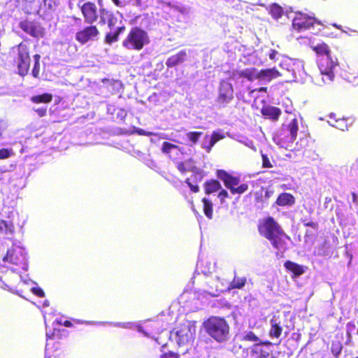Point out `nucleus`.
Wrapping results in <instances>:
<instances>
[{"label":"nucleus","mask_w":358,"mask_h":358,"mask_svg":"<svg viewBox=\"0 0 358 358\" xmlns=\"http://www.w3.org/2000/svg\"><path fill=\"white\" fill-rule=\"evenodd\" d=\"M262 166L264 168H272L273 165L271 163L266 155H262Z\"/></svg>","instance_id":"40"},{"label":"nucleus","mask_w":358,"mask_h":358,"mask_svg":"<svg viewBox=\"0 0 358 358\" xmlns=\"http://www.w3.org/2000/svg\"><path fill=\"white\" fill-rule=\"evenodd\" d=\"M78 6L85 23L92 24L98 20L99 17V9H98L95 3L92 1H86L82 4L78 3Z\"/></svg>","instance_id":"6"},{"label":"nucleus","mask_w":358,"mask_h":358,"mask_svg":"<svg viewBox=\"0 0 358 358\" xmlns=\"http://www.w3.org/2000/svg\"><path fill=\"white\" fill-rule=\"evenodd\" d=\"M136 132L138 134V135H141V136H152L153 134L152 132H150V131H144L143 129H138Z\"/></svg>","instance_id":"47"},{"label":"nucleus","mask_w":358,"mask_h":358,"mask_svg":"<svg viewBox=\"0 0 358 358\" xmlns=\"http://www.w3.org/2000/svg\"><path fill=\"white\" fill-rule=\"evenodd\" d=\"M160 358H179V355L178 353L173 352L172 351H169L167 352L163 353Z\"/></svg>","instance_id":"42"},{"label":"nucleus","mask_w":358,"mask_h":358,"mask_svg":"<svg viewBox=\"0 0 358 358\" xmlns=\"http://www.w3.org/2000/svg\"><path fill=\"white\" fill-rule=\"evenodd\" d=\"M217 176L224 182V186L229 189L232 194H242L248 189L247 183L240 182V178L234 176L225 170L220 169L217 171Z\"/></svg>","instance_id":"3"},{"label":"nucleus","mask_w":358,"mask_h":358,"mask_svg":"<svg viewBox=\"0 0 358 358\" xmlns=\"http://www.w3.org/2000/svg\"><path fill=\"white\" fill-rule=\"evenodd\" d=\"M325 74L329 76L331 79H332V77L334 76L333 72L331 70L328 72H326Z\"/></svg>","instance_id":"57"},{"label":"nucleus","mask_w":358,"mask_h":358,"mask_svg":"<svg viewBox=\"0 0 358 358\" xmlns=\"http://www.w3.org/2000/svg\"><path fill=\"white\" fill-rule=\"evenodd\" d=\"M266 239L270 241L274 249L283 251L287 248L286 240H289V237L283 229H281L278 233L271 236Z\"/></svg>","instance_id":"12"},{"label":"nucleus","mask_w":358,"mask_h":358,"mask_svg":"<svg viewBox=\"0 0 358 358\" xmlns=\"http://www.w3.org/2000/svg\"><path fill=\"white\" fill-rule=\"evenodd\" d=\"M177 169L182 173H186L187 171L186 166H185V163L182 162L178 163Z\"/></svg>","instance_id":"46"},{"label":"nucleus","mask_w":358,"mask_h":358,"mask_svg":"<svg viewBox=\"0 0 358 358\" xmlns=\"http://www.w3.org/2000/svg\"><path fill=\"white\" fill-rule=\"evenodd\" d=\"M286 131L289 133V138L293 142L296 139L299 126L296 118H293L290 122L286 126Z\"/></svg>","instance_id":"23"},{"label":"nucleus","mask_w":358,"mask_h":358,"mask_svg":"<svg viewBox=\"0 0 358 358\" xmlns=\"http://www.w3.org/2000/svg\"><path fill=\"white\" fill-rule=\"evenodd\" d=\"M284 266L287 271L292 273V277H298L303 274L306 271V268L292 261H286Z\"/></svg>","instance_id":"19"},{"label":"nucleus","mask_w":358,"mask_h":358,"mask_svg":"<svg viewBox=\"0 0 358 358\" xmlns=\"http://www.w3.org/2000/svg\"><path fill=\"white\" fill-rule=\"evenodd\" d=\"M204 331L218 343L230 338V326L227 320L220 316H210L203 322Z\"/></svg>","instance_id":"1"},{"label":"nucleus","mask_w":358,"mask_h":358,"mask_svg":"<svg viewBox=\"0 0 358 358\" xmlns=\"http://www.w3.org/2000/svg\"><path fill=\"white\" fill-rule=\"evenodd\" d=\"M202 202L203 203V213L208 219L213 218V205L210 200L207 198H203Z\"/></svg>","instance_id":"29"},{"label":"nucleus","mask_w":358,"mask_h":358,"mask_svg":"<svg viewBox=\"0 0 358 358\" xmlns=\"http://www.w3.org/2000/svg\"><path fill=\"white\" fill-rule=\"evenodd\" d=\"M261 113L266 118L277 121L281 115V110L275 106H264L262 108Z\"/></svg>","instance_id":"17"},{"label":"nucleus","mask_w":358,"mask_h":358,"mask_svg":"<svg viewBox=\"0 0 358 358\" xmlns=\"http://www.w3.org/2000/svg\"><path fill=\"white\" fill-rule=\"evenodd\" d=\"M310 48L317 56L327 57V58L331 61V68L333 67L334 64L331 57V49L327 43L322 42L315 45H311Z\"/></svg>","instance_id":"16"},{"label":"nucleus","mask_w":358,"mask_h":358,"mask_svg":"<svg viewBox=\"0 0 358 358\" xmlns=\"http://www.w3.org/2000/svg\"><path fill=\"white\" fill-rule=\"evenodd\" d=\"M124 30H125V27L121 26V27H119L117 28V29L115 30V33H117V35L119 36L121 33L124 31Z\"/></svg>","instance_id":"51"},{"label":"nucleus","mask_w":358,"mask_h":358,"mask_svg":"<svg viewBox=\"0 0 358 358\" xmlns=\"http://www.w3.org/2000/svg\"><path fill=\"white\" fill-rule=\"evenodd\" d=\"M247 282L245 277H238L234 276L232 281L230 282V289H241L243 288Z\"/></svg>","instance_id":"30"},{"label":"nucleus","mask_w":358,"mask_h":358,"mask_svg":"<svg viewBox=\"0 0 358 358\" xmlns=\"http://www.w3.org/2000/svg\"><path fill=\"white\" fill-rule=\"evenodd\" d=\"M265 345H253L252 347V352L257 355L258 358H268L271 354L270 350H267L262 348Z\"/></svg>","instance_id":"27"},{"label":"nucleus","mask_w":358,"mask_h":358,"mask_svg":"<svg viewBox=\"0 0 358 358\" xmlns=\"http://www.w3.org/2000/svg\"><path fill=\"white\" fill-rule=\"evenodd\" d=\"M348 334H349L350 331L353 330L355 328V324L354 322H348L346 325Z\"/></svg>","instance_id":"49"},{"label":"nucleus","mask_w":358,"mask_h":358,"mask_svg":"<svg viewBox=\"0 0 358 358\" xmlns=\"http://www.w3.org/2000/svg\"><path fill=\"white\" fill-rule=\"evenodd\" d=\"M203 132L201 131H189L187 134V137L194 145L198 142Z\"/></svg>","instance_id":"34"},{"label":"nucleus","mask_w":358,"mask_h":358,"mask_svg":"<svg viewBox=\"0 0 358 358\" xmlns=\"http://www.w3.org/2000/svg\"><path fill=\"white\" fill-rule=\"evenodd\" d=\"M234 99L233 85L227 80H221L218 87L216 103L220 107H226Z\"/></svg>","instance_id":"4"},{"label":"nucleus","mask_w":358,"mask_h":358,"mask_svg":"<svg viewBox=\"0 0 358 358\" xmlns=\"http://www.w3.org/2000/svg\"><path fill=\"white\" fill-rule=\"evenodd\" d=\"M270 322L271 328L268 331V336L271 338H280L282 332V327L280 322H278L275 319H271Z\"/></svg>","instance_id":"24"},{"label":"nucleus","mask_w":358,"mask_h":358,"mask_svg":"<svg viewBox=\"0 0 358 358\" xmlns=\"http://www.w3.org/2000/svg\"><path fill=\"white\" fill-rule=\"evenodd\" d=\"M223 138L224 136L222 134H220L217 131H213L210 136L208 134L205 136V141H207V139H210L212 142L211 143L215 144L217 141L222 139Z\"/></svg>","instance_id":"35"},{"label":"nucleus","mask_w":358,"mask_h":358,"mask_svg":"<svg viewBox=\"0 0 358 358\" xmlns=\"http://www.w3.org/2000/svg\"><path fill=\"white\" fill-rule=\"evenodd\" d=\"M280 76L281 74L275 68L265 69L259 71V77L260 80L271 81Z\"/></svg>","instance_id":"20"},{"label":"nucleus","mask_w":358,"mask_h":358,"mask_svg":"<svg viewBox=\"0 0 358 358\" xmlns=\"http://www.w3.org/2000/svg\"><path fill=\"white\" fill-rule=\"evenodd\" d=\"M43 1H44V4L45 6H48V7L49 8H52L53 6H55L57 5L55 2H53V3H52L51 0H43Z\"/></svg>","instance_id":"48"},{"label":"nucleus","mask_w":358,"mask_h":358,"mask_svg":"<svg viewBox=\"0 0 358 358\" xmlns=\"http://www.w3.org/2000/svg\"><path fill=\"white\" fill-rule=\"evenodd\" d=\"M40 73V64H34L31 71V74L34 78H38Z\"/></svg>","instance_id":"41"},{"label":"nucleus","mask_w":358,"mask_h":358,"mask_svg":"<svg viewBox=\"0 0 358 358\" xmlns=\"http://www.w3.org/2000/svg\"><path fill=\"white\" fill-rule=\"evenodd\" d=\"M301 222L305 227H309L317 230L318 229V223L313 220L310 217H305L301 219Z\"/></svg>","instance_id":"33"},{"label":"nucleus","mask_w":358,"mask_h":358,"mask_svg":"<svg viewBox=\"0 0 358 358\" xmlns=\"http://www.w3.org/2000/svg\"><path fill=\"white\" fill-rule=\"evenodd\" d=\"M3 261L15 265L22 269H26L27 266L26 257L21 250L11 248L7 250Z\"/></svg>","instance_id":"9"},{"label":"nucleus","mask_w":358,"mask_h":358,"mask_svg":"<svg viewBox=\"0 0 358 358\" xmlns=\"http://www.w3.org/2000/svg\"><path fill=\"white\" fill-rule=\"evenodd\" d=\"M64 326L66 327H71L73 326V324L69 320H65L63 323Z\"/></svg>","instance_id":"54"},{"label":"nucleus","mask_w":358,"mask_h":358,"mask_svg":"<svg viewBox=\"0 0 358 358\" xmlns=\"http://www.w3.org/2000/svg\"><path fill=\"white\" fill-rule=\"evenodd\" d=\"M241 341L254 343V345H265L266 346H271L272 343L269 341H262L260 338L252 331H245L241 338Z\"/></svg>","instance_id":"15"},{"label":"nucleus","mask_w":358,"mask_h":358,"mask_svg":"<svg viewBox=\"0 0 358 358\" xmlns=\"http://www.w3.org/2000/svg\"><path fill=\"white\" fill-rule=\"evenodd\" d=\"M34 110L36 113V114L40 117H43L47 115V108L41 107L34 109Z\"/></svg>","instance_id":"43"},{"label":"nucleus","mask_w":358,"mask_h":358,"mask_svg":"<svg viewBox=\"0 0 358 358\" xmlns=\"http://www.w3.org/2000/svg\"><path fill=\"white\" fill-rule=\"evenodd\" d=\"M12 150L8 148L0 149V159H5L13 155Z\"/></svg>","instance_id":"37"},{"label":"nucleus","mask_w":358,"mask_h":358,"mask_svg":"<svg viewBox=\"0 0 358 358\" xmlns=\"http://www.w3.org/2000/svg\"><path fill=\"white\" fill-rule=\"evenodd\" d=\"M150 43L148 33L138 27H132L122 42V45L129 50H141Z\"/></svg>","instance_id":"2"},{"label":"nucleus","mask_w":358,"mask_h":358,"mask_svg":"<svg viewBox=\"0 0 358 358\" xmlns=\"http://www.w3.org/2000/svg\"><path fill=\"white\" fill-rule=\"evenodd\" d=\"M329 122L331 126L341 130H348L352 122L348 117H345L339 113H331L329 115Z\"/></svg>","instance_id":"13"},{"label":"nucleus","mask_w":358,"mask_h":358,"mask_svg":"<svg viewBox=\"0 0 358 358\" xmlns=\"http://www.w3.org/2000/svg\"><path fill=\"white\" fill-rule=\"evenodd\" d=\"M278 51L275 50H271L269 52V58L271 59H275L276 55H278Z\"/></svg>","instance_id":"50"},{"label":"nucleus","mask_w":358,"mask_h":358,"mask_svg":"<svg viewBox=\"0 0 358 358\" xmlns=\"http://www.w3.org/2000/svg\"><path fill=\"white\" fill-rule=\"evenodd\" d=\"M352 196L353 202L357 203V195H356V194L355 193H352Z\"/></svg>","instance_id":"56"},{"label":"nucleus","mask_w":358,"mask_h":358,"mask_svg":"<svg viewBox=\"0 0 358 358\" xmlns=\"http://www.w3.org/2000/svg\"><path fill=\"white\" fill-rule=\"evenodd\" d=\"M281 229H282L280 225L271 216L262 220L258 224V231L259 234L265 238H268Z\"/></svg>","instance_id":"7"},{"label":"nucleus","mask_w":358,"mask_h":358,"mask_svg":"<svg viewBox=\"0 0 358 358\" xmlns=\"http://www.w3.org/2000/svg\"><path fill=\"white\" fill-rule=\"evenodd\" d=\"M17 52V73L24 77L27 75L30 67V57L27 46L22 43L18 45Z\"/></svg>","instance_id":"5"},{"label":"nucleus","mask_w":358,"mask_h":358,"mask_svg":"<svg viewBox=\"0 0 358 358\" xmlns=\"http://www.w3.org/2000/svg\"><path fill=\"white\" fill-rule=\"evenodd\" d=\"M114 4L117 7H123L124 4L120 0H112Z\"/></svg>","instance_id":"52"},{"label":"nucleus","mask_w":358,"mask_h":358,"mask_svg":"<svg viewBox=\"0 0 358 358\" xmlns=\"http://www.w3.org/2000/svg\"><path fill=\"white\" fill-rule=\"evenodd\" d=\"M187 59V52L185 50H181L176 53V55H173L171 57H169L166 62V65L168 68H173L177 65H179L182 63H183Z\"/></svg>","instance_id":"18"},{"label":"nucleus","mask_w":358,"mask_h":358,"mask_svg":"<svg viewBox=\"0 0 358 358\" xmlns=\"http://www.w3.org/2000/svg\"><path fill=\"white\" fill-rule=\"evenodd\" d=\"M238 75L240 78H244L249 81L259 80V71L256 68L245 69L243 71H239Z\"/></svg>","instance_id":"22"},{"label":"nucleus","mask_w":358,"mask_h":358,"mask_svg":"<svg viewBox=\"0 0 358 358\" xmlns=\"http://www.w3.org/2000/svg\"><path fill=\"white\" fill-rule=\"evenodd\" d=\"M173 150H180V147L168 141H164L162 143V151L163 153L170 156V154Z\"/></svg>","instance_id":"32"},{"label":"nucleus","mask_w":358,"mask_h":358,"mask_svg":"<svg viewBox=\"0 0 358 358\" xmlns=\"http://www.w3.org/2000/svg\"><path fill=\"white\" fill-rule=\"evenodd\" d=\"M34 64H40L41 56L38 54L34 55Z\"/></svg>","instance_id":"53"},{"label":"nucleus","mask_w":358,"mask_h":358,"mask_svg":"<svg viewBox=\"0 0 358 358\" xmlns=\"http://www.w3.org/2000/svg\"><path fill=\"white\" fill-rule=\"evenodd\" d=\"M19 27L34 38H43L45 36V29L39 22L24 20L20 22Z\"/></svg>","instance_id":"10"},{"label":"nucleus","mask_w":358,"mask_h":358,"mask_svg":"<svg viewBox=\"0 0 358 358\" xmlns=\"http://www.w3.org/2000/svg\"><path fill=\"white\" fill-rule=\"evenodd\" d=\"M99 34L97 27L92 24L77 31L75 37L79 43L83 45L90 41L95 40Z\"/></svg>","instance_id":"8"},{"label":"nucleus","mask_w":358,"mask_h":358,"mask_svg":"<svg viewBox=\"0 0 358 358\" xmlns=\"http://www.w3.org/2000/svg\"><path fill=\"white\" fill-rule=\"evenodd\" d=\"M52 94L50 93H43L42 94L34 95L30 98L32 103H49L52 101Z\"/></svg>","instance_id":"25"},{"label":"nucleus","mask_w":358,"mask_h":358,"mask_svg":"<svg viewBox=\"0 0 358 358\" xmlns=\"http://www.w3.org/2000/svg\"><path fill=\"white\" fill-rule=\"evenodd\" d=\"M210 139H207V141H203V143L201 145L202 148H203L206 152L209 153L212 150L213 147L215 145L214 143H211Z\"/></svg>","instance_id":"39"},{"label":"nucleus","mask_w":358,"mask_h":358,"mask_svg":"<svg viewBox=\"0 0 358 358\" xmlns=\"http://www.w3.org/2000/svg\"><path fill=\"white\" fill-rule=\"evenodd\" d=\"M221 185L217 180H208L204 183V190L206 194H210L221 189Z\"/></svg>","instance_id":"26"},{"label":"nucleus","mask_w":358,"mask_h":358,"mask_svg":"<svg viewBox=\"0 0 358 358\" xmlns=\"http://www.w3.org/2000/svg\"><path fill=\"white\" fill-rule=\"evenodd\" d=\"M269 13L274 19L277 20L282 17L283 9L279 5L273 3L270 6Z\"/></svg>","instance_id":"31"},{"label":"nucleus","mask_w":358,"mask_h":358,"mask_svg":"<svg viewBox=\"0 0 358 358\" xmlns=\"http://www.w3.org/2000/svg\"><path fill=\"white\" fill-rule=\"evenodd\" d=\"M32 292L38 297H43L45 296V293L43 290L38 287L32 288Z\"/></svg>","instance_id":"44"},{"label":"nucleus","mask_w":358,"mask_h":358,"mask_svg":"<svg viewBox=\"0 0 358 358\" xmlns=\"http://www.w3.org/2000/svg\"><path fill=\"white\" fill-rule=\"evenodd\" d=\"M334 27H336V29H339V30H341L342 29V26L341 25H339V24H337L336 23L333 24H332Z\"/></svg>","instance_id":"58"},{"label":"nucleus","mask_w":358,"mask_h":358,"mask_svg":"<svg viewBox=\"0 0 358 358\" xmlns=\"http://www.w3.org/2000/svg\"><path fill=\"white\" fill-rule=\"evenodd\" d=\"M119 36L117 35L115 31L114 32H108L105 36V43L110 45L118 40Z\"/></svg>","instance_id":"36"},{"label":"nucleus","mask_w":358,"mask_h":358,"mask_svg":"<svg viewBox=\"0 0 358 358\" xmlns=\"http://www.w3.org/2000/svg\"><path fill=\"white\" fill-rule=\"evenodd\" d=\"M218 197L220 201L222 203L224 201L226 198L229 197V194L227 190L222 189L218 194Z\"/></svg>","instance_id":"45"},{"label":"nucleus","mask_w":358,"mask_h":358,"mask_svg":"<svg viewBox=\"0 0 358 358\" xmlns=\"http://www.w3.org/2000/svg\"><path fill=\"white\" fill-rule=\"evenodd\" d=\"M78 323H81V324L86 323V324H87V323H89V322H87V321H78Z\"/></svg>","instance_id":"59"},{"label":"nucleus","mask_w":358,"mask_h":358,"mask_svg":"<svg viewBox=\"0 0 358 358\" xmlns=\"http://www.w3.org/2000/svg\"><path fill=\"white\" fill-rule=\"evenodd\" d=\"M99 17L100 23L101 24H107L110 29L116 24L117 18L115 17V14L107 8H101L99 9Z\"/></svg>","instance_id":"14"},{"label":"nucleus","mask_w":358,"mask_h":358,"mask_svg":"<svg viewBox=\"0 0 358 358\" xmlns=\"http://www.w3.org/2000/svg\"><path fill=\"white\" fill-rule=\"evenodd\" d=\"M315 20L306 15L296 14L292 20V27L298 31L309 29L314 26Z\"/></svg>","instance_id":"11"},{"label":"nucleus","mask_w":358,"mask_h":358,"mask_svg":"<svg viewBox=\"0 0 358 358\" xmlns=\"http://www.w3.org/2000/svg\"><path fill=\"white\" fill-rule=\"evenodd\" d=\"M47 337L48 341H53L59 339L61 338L60 330L55 329L51 335L47 334Z\"/></svg>","instance_id":"38"},{"label":"nucleus","mask_w":358,"mask_h":358,"mask_svg":"<svg viewBox=\"0 0 358 358\" xmlns=\"http://www.w3.org/2000/svg\"><path fill=\"white\" fill-rule=\"evenodd\" d=\"M294 203V196L292 194L286 192L280 194L275 201V203L279 206H291Z\"/></svg>","instance_id":"21"},{"label":"nucleus","mask_w":358,"mask_h":358,"mask_svg":"<svg viewBox=\"0 0 358 358\" xmlns=\"http://www.w3.org/2000/svg\"><path fill=\"white\" fill-rule=\"evenodd\" d=\"M192 176L194 178L195 184H193L191 182L190 178H187L185 180V183H187L192 192L197 193L199 191V187L196 182L202 180L203 176L200 172H196Z\"/></svg>","instance_id":"28"},{"label":"nucleus","mask_w":358,"mask_h":358,"mask_svg":"<svg viewBox=\"0 0 358 358\" xmlns=\"http://www.w3.org/2000/svg\"><path fill=\"white\" fill-rule=\"evenodd\" d=\"M0 224H1V225H0V229H2V226H3L4 228H6V222H5V221L1 220V221L0 222Z\"/></svg>","instance_id":"55"}]
</instances>
